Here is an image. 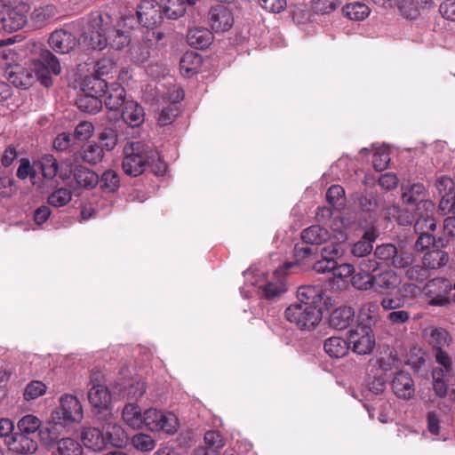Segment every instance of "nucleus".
Segmentation results:
<instances>
[{
  "label": "nucleus",
  "instance_id": "obj_44",
  "mask_svg": "<svg viewBox=\"0 0 455 455\" xmlns=\"http://www.w3.org/2000/svg\"><path fill=\"white\" fill-rule=\"evenodd\" d=\"M100 188L107 193H113L117 190L120 185L118 174L113 170L105 171L99 178Z\"/></svg>",
  "mask_w": 455,
  "mask_h": 455
},
{
  "label": "nucleus",
  "instance_id": "obj_41",
  "mask_svg": "<svg viewBox=\"0 0 455 455\" xmlns=\"http://www.w3.org/2000/svg\"><path fill=\"white\" fill-rule=\"evenodd\" d=\"M451 338L447 331L442 328H432L428 337V342L434 351L444 349L450 346Z\"/></svg>",
  "mask_w": 455,
  "mask_h": 455
},
{
  "label": "nucleus",
  "instance_id": "obj_55",
  "mask_svg": "<svg viewBox=\"0 0 455 455\" xmlns=\"http://www.w3.org/2000/svg\"><path fill=\"white\" fill-rule=\"evenodd\" d=\"M116 69L115 61L108 58H103L96 62L95 71L98 76H107Z\"/></svg>",
  "mask_w": 455,
  "mask_h": 455
},
{
  "label": "nucleus",
  "instance_id": "obj_40",
  "mask_svg": "<svg viewBox=\"0 0 455 455\" xmlns=\"http://www.w3.org/2000/svg\"><path fill=\"white\" fill-rule=\"evenodd\" d=\"M449 256L441 250L427 252L422 259V265L427 269H436L446 265Z\"/></svg>",
  "mask_w": 455,
  "mask_h": 455
},
{
  "label": "nucleus",
  "instance_id": "obj_35",
  "mask_svg": "<svg viewBox=\"0 0 455 455\" xmlns=\"http://www.w3.org/2000/svg\"><path fill=\"white\" fill-rule=\"evenodd\" d=\"M79 109L89 114H96L102 108V100L97 95L83 92L76 99Z\"/></svg>",
  "mask_w": 455,
  "mask_h": 455
},
{
  "label": "nucleus",
  "instance_id": "obj_32",
  "mask_svg": "<svg viewBox=\"0 0 455 455\" xmlns=\"http://www.w3.org/2000/svg\"><path fill=\"white\" fill-rule=\"evenodd\" d=\"M435 208L431 212L416 210V218L414 221L415 233H431L436 228V222L434 219Z\"/></svg>",
  "mask_w": 455,
  "mask_h": 455
},
{
  "label": "nucleus",
  "instance_id": "obj_54",
  "mask_svg": "<svg viewBox=\"0 0 455 455\" xmlns=\"http://www.w3.org/2000/svg\"><path fill=\"white\" fill-rule=\"evenodd\" d=\"M379 304L375 301H369L363 304L359 312L362 321H372L378 316Z\"/></svg>",
  "mask_w": 455,
  "mask_h": 455
},
{
  "label": "nucleus",
  "instance_id": "obj_27",
  "mask_svg": "<svg viewBox=\"0 0 455 455\" xmlns=\"http://www.w3.org/2000/svg\"><path fill=\"white\" fill-rule=\"evenodd\" d=\"M198 0H162L161 8L168 19H178L182 16L188 5L195 4Z\"/></svg>",
  "mask_w": 455,
  "mask_h": 455
},
{
  "label": "nucleus",
  "instance_id": "obj_13",
  "mask_svg": "<svg viewBox=\"0 0 455 455\" xmlns=\"http://www.w3.org/2000/svg\"><path fill=\"white\" fill-rule=\"evenodd\" d=\"M402 189V199L405 204L415 205L416 210L427 212H431L434 209L435 204L427 199V191L422 184L415 183L407 188L403 186Z\"/></svg>",
  "mask_w": 455,
  "mask_h": 455
},
{
  "label": "nucleus",
  "instance_id": "obj_21",
  "mask_svg": "<svg viewBox=\"0 0 455 455\" xmlns=\"http://www.w3.org/2000/svg\"><path fill=\"white\" fill-rule=\"evenodd\" d=\"M292 263L288 262L283 265V269H277L275 271V275H277L276 278L273 281H269L264 286H262V293L263 296L267 299H274L275 298H279L283 294H284L287 291V285L284 280V277L280 275L281 271H284L292 267Z\"/></svg>",
  "mask_w": 455,
  "mask_h": 455
},
{
  "label": "nucleus",
  "instance_id": "obj_33",
  "mask_svg": "<svg viewBox=\"0 0 455 455\" xmlns=\"http://www.w3.org/2000/svg\"><path fill=\"white\" fill-rule=\"evenodd\" d=\"M188 43L198 49H204L209 46L212 41V32L204 28H190L188 36Z\"/></svg>",
  "mask_w": 455,
  "mask_h": 455
},
{
  "label": "nucleus",
  "instance_id": "obj_30",
  "mask_svg": "<svg viewBox=\"0 0 455 455\" xmlns=\"http://www.w3.org/2000/svg\"><path fill=\"white\" fill-rule=\"evenodd\" d=\"M323 348L329 356L341 358L348 353L350 347L348 339L333 336L324 341Z\"/></svg>",
  "mask_w": 455,
  "mask_h": 455
},
{
  "label": "nucleus",
  "instance_id": "obj_4",
  "mask_svg": "<svg viewBox=\"0 0 455 455\" xmlns=\"http://www.w3.org/2000/svg\"><path fill=\"white\" fill-rule=\"evenodd\" d=\"M31 60L34 64L35 74L41 84L49 86L50 74L60 75L61 67L57 57L41 44H33Z\"/></svg>",
  "mask_w": 455,
  "mask_h": 455
},
{
  "label": "nucleus",
  "instance_id": "obj_22",
  "mask_svg": "<svg viewBox=\"0 0 455 455\" xmlns=\"http://www.w3.org/2000/svg\"><path fill=\"white\" fill-rule=\"evenodd\" d=\"M88 400L98 412L108 411L111 395L108 387L101 384L93 385L88 391Z\"/></svg>",
  "mask_w": 455,
  "mask_h": 455
},
{
  "label": "nucleus",
  "instance_id": "obj_1",
  "mask_svg": "<svg viewBox=\"0 0 455 455\" xmlns=\"http://www.w3.org/2000/svg\"><path fill=\"white\" fill-rule=\"evenodd\" d=\"M324 292L318 285H303L297 291V301L284 310V318L302 331L315 329L323 317Z\"/></svg>",
  "mask_w": 455,
  "mask_h": 455
},
{
  "label": "nucleus",
  "instance_id": "obj_60",
  "mask_svg": "<svg viewBox=\"0 0 455 455\" xmlns=\"http://www.w3.org/2000/svg\"><path fill=\"white\" fill-rule=\"evenodd\" d=\"M390 161L389 154L386 149H381L374 153L373 155V166L375 170L381 172L387 167Z\"/></svg>",
  "mask_w": 455,
  "mask_h": 455
},
{
  "label": "nucleus",
  "instance_id": "obj_34",
  "mask_svg": "<svg viewBox=\"0 0 455 455\" xmlns=\"http://www.w3.org/2000/svg\"><path fill=\"white\" fill-rule=\"evenodd\" d=\"M123 419L132 429L143 428L144 412L140 407L133 403H128L123 409Z\"/></svg>",
  "mask_w": 455,
  "mask_h": 455
},
{
  "label": "nucleus",
  "instance_id": "obj_57",
  "mask_svg": "<svg viewBox=\"0 0 455 455\" xmlns=\"http://www.w3.org/2000/svg\"><path fill=\"white\" fill-rule=\"evenodd\" d=\"M408 269L405 273V275L408 279L411 281L422 282L427 277V268L422 265H413L411 264L407 267Z\"/></svg>",
  "mask_w": 455,
  "mask_h": 455
},
{
  "label": "nucleus",
  "instance_id": "obj_9",
  "mask_svg": "<svg viewBox=\"0 0 455 455\" xmlns=\"http://www.w3.org/2000/svg\"><path fill=\"white\" fill-rule=\"evenodd\" d=\"M374 256L383 261L388 262L395 268H407L414 261L411 252L398 250L392 243H383L376 247Z\"/></svg>",
  "mask_w": 455,
  "mask_h": 455
},
{
  "label": "nucleus",
  "instance_id": "obj_39",
  "mask_svg": "<svg viewBox=\"0 0 455 455\" xmlns=\"http://www.w3.org/2000/svg\"><path fill=\"white\" fill-rule=\"evenodd\" d=\"M202 63V57L195 52H187L182 56L180 67L183 75L190 76L197 72Z\"/></svg>",
  "mask_w": 455,
  "mask_h": 455
},
{
  "label": "nucleus",
  "instance_id": "obj_20",
  "mask_svg": "<svg viewBox=\"0 0 455 455\" xmlns=\"http://www.w3.org/2000/svg\"><path fill=\"white\" fill-rule=\"evenodd\" d=\"M210 23L212 28L216 32L228 30L233 23L234 18L231 12L225 5H217L210 12Z\"/></svg>",
  "mask_w": 455,
  "mask_h": 455
},
{
  "label": "nucleus",
  "instance_id": "obj_47",
  "mask_svg": "<svg viewBox=\"0 0 455 455\" xmlns=\"http://www.w3.org/2000/svg\"><path fill=\"white\" fill-rule=\"evenodd\" d=\"M345 190L339 185H332L326 193L328 203L336 209H340L344 205Z\"/></svg>",
  "mask_w": 455,
  "mask_h": 455
},
{
  "label": "nucleus",
  "instance_id": "obj_16",
  "mask_svg": "<svg viewBox=\"0 0 455 455\" xmlns=\"http://www.w3.org/2000/svg\"><path fill=\"white\" fill-rule=\"evenodd\" d=\"M450 291L448 281L442 278H435L428 281L424 292L430 299L429 304L433 306H443L448 302L447 294Z\"/></svg>",
  "mask_w": 455,
  "mask_h": 455
},
{
  "label": "nucleus",
  "instance_id": "obj_19",
  "mask_svg": "<svg viewBox=\"0 0 455 455\" xmlns=\"http://www.w3.org/2000/svg\"><path fill=\"white\" fill-rule=\"evenodd\" d=\"M394 394L401 399L409 400L415 393L414 382L411 375L404 371H398L391 381Z\"/></svg>",
  "mask_w": 455,
  "mask_h": 455
},
{
  "label": "nucleus",
  "instance_id": "obj_62",
  "mask_svg": "<svg viewBox=\"0 0 455 455\" xmlns=\"http://www.w3.org/2000/svg\"><path fill=\"white\" fill-rule=\"evenodd\" d=\"M16 175L20 180H25L28 177L34 178L36 176L35 170L28 158L20 159Z\"/></svg>",
  "mask_w": 455,
  "mask_h": 455
},
{
  "label": "nucleus",
  "instance_id": "obj_14",
  "mask_svg": "<svg viewBox=\"0 0 455 455\" xmlns=\"http://www.w3.org/2000/svg\"><path fill=\"white\" fill-rule=\"evenodd\" d=\"M137 20L142 26L154 28L163 20L164 12L156 0H144L138 6Z\"/></svg>",
  "mask_w": 455,
  "mask_h": 455
},
{
  "label": "nucleus",
  "instance_id": "obj_28",
  "mask_svg": "<svg viewBox=\"0 0 455 455\" xmlns=\"http://www.w3.org/2000/svg\"><path fill=\"white\" fill-rule=\"evenodd\" d=\"M355 317V310L351 307H340L332 311L330 324L337 330H344L349 326Z\"/></svg>",
  "mask_w": 455,
  "mask_h": 455
},
{
  "label": "nucleus",
  "instance_id": "obj_24",
  "mask_svg": "<svg viewBox=\"0 0 455 455\" xmlns=\"http://www.w3.org/2000/svg\"><path fill=\"white\" fill-rule=\"evenodd\" d=\"M84 445L93 451H102L107 446V438L97 427H84L81 435Z\"/></svg>",
  "mask_w": 455,
  "mask_h": 455
},
{
  "label": "nucleus",
  "instance_id": "obj_63",
  "mask_svg": "<svg viewBox=\"0 0 455 455\" xmlns=\"http://www.w3.org/2000/svg\"><path fill=\"white\" fill-rule=\"evenodd\" d=\"M372 244L367 240H360L352 248V254L355 257L363 258L372 251Z\"/></svg>",
  "mask_w": 455,
  "mask_h": 455
},
{
  "label": "nucleus",
  "instance_id": "obj_6",
  "mask_svg": "<svg viewBox=\"0 0 455 455\" xmlns=\"http://www.w3.org/2000/svg\"><path fill=\"white\" fill-rule=\"evenodd\" d=\"M179 421L175 414L149 408L144 411L143 427L152 432L164 431L168 435L177 432Z\"/></svg>",
  "mask_w": 455,
  "mask_h": 455
},
{
  "label": "nucleus",
  "instance_id": "obj_23",
  "mask_svg": "<svg viewBox=\"0 0 455 455\" xmlns=\"http://www.w3.org/2000/svg\"><path fill=\"white\" fill-rule=\"evenodd\" d=\"M104 97V103L109 110H118L125 105V90L119 84L114 83L107 85Z\"/></svg>",
  "mask_w": 455,
  "mask_h": 455
},
{
  "label": "nucleus",
  "instance_id": "obj_3",
  "mask_svg": "<svg viewBox=\"0 0 455 455\" xmlns=\"http://www.w3.org/2000/svg\"><path fill=\"white\" fill-rule=\"evenodd\" d=\"M301 239L306 244L297 243L293 254L297 263H312L318 255V245L330 243V232L320 225H313L301 232Z\"/></svg>",
  "mask_w": 455,
  "mask_h": 455
},
{
  "label": "nucleus",
  "instance_id": "obj_7",
  "mask_svg": "<svg viewBox=\"0 0 455 455\" xmlns=\"http://www.w3.org/2000/svg\"><path fill=\"white\" fill-rule=\"evenodd\" d=\"M347 339L352 351L361 355L371 354L376 344L373 331L365 323H359L351 329Z\"/></svg>",
  "mask_w": 455,
  "mask_h": 455
},
{
  "label": "nucleus",
  "instance_id": "obj_52",
  "mask_svg": "<svg viewBox=\"0 0 455 455\" xmlns=\"http://www.w3.org/2000/svg\"><path fill=\"white\" fill-rule=\"evenodd\" d=\"M180 108L175 104H170L168 107L164 108L158 117V123L160 125H167L174 121V119L179 116Z\"/></svg>",
  "mask_w": 455,
  "mask_h": 455
},
{
  "label": "nucleus",
  "instance_id": "obj_29",
  "mask_svg": "<svg viewBox=\"0 0 455 455\" xmlns=\"http://www.w3.org/2000/svg\"><path fill=\"white\" fill-rule=\"evenodd\" d=\"M108 437L107 443H110L114 447L122 448L127 443V435L123 427L108 419L103 426Z\"/></svg>",
  "mask_w": 455,
  "mask_h": 455
},
{
  "label": "nucleus",
  "instance_id": "obj_25",
  "mask_svg": "<svg viewBox=\"0 0 455 455\" xmlns=\"http://www.w3.org/2000/svg\"><path fill=\"white\" fill-rule=\"evenodd\" d=\"M10 449L21 454L33 453L37 450V443L31 435L15 433L8 441Z\"/></svg>",
  "mask_w": 455,
  "mask_h": 455
},
{
  "label": "nucleus",
  "instance_id": "obj_26",
  "mask_svg": "<svg viewBox=\"0 0 455 455\" xmlns=\"http://www.w3.org/2000/svg\"><path fill=\"white\" fill-rule=\"evenodd\" d=\"M8 81L16 87L28 88L34 82V74L31 70L20 66L10 68L6 71Z\"/></svg>",
  "mask_w": 455,
  "mask_h": 455
},
{
  "label": "nucleus",
  "instance_id": "obj_11",
  "mask_svg": "<svg viewBox=\"0 0 455 455\" xmlns=\"http://www.w3.org/2000/svg\"><path fill=\"white\" fill-rule=\"evenodd\" d=\"M60 409L52 413L53 419L80 422L84 418L83 407L79 400L68 394L60 398Z\"/></svg>",
  "mask_w": 455,
  "mask_h": 455
},
{
  "label": "nucleus",
  "instance_id": "obj_5",
  "mask_svg": "<svg viewBox=\"0 0 455 455\" xmlns=\"http://www.w3.org/2000/svg\"><path fill=\"white\" fill-rule=\"evenodd\" d=\"M28 6L11 0H0V31L12 33L27 23Z\"/></svg>",
  "mask_w": 455,
  "mask_h": 455
},
{
  "label": "nucleus",
  "instance_id": "obj_58",
  "mask_svg": "<svg viewBox=\"0 0 455 455\" xmlns=\"http://www.w3.org/2000/svg\"><path fill=\"white\" fill-rule=\"evenodd\" d=\"M204 442L207 446L217 451L224 446V440L217 431H208L204 435Z\"/></svg>",
  "mask_w": 455,
  "mask_h": 455
},
{
  "label": "nucleus",
  "instance_id": "obj_36",
  "mask_svg": "<svg viewBox=\"0 0 455 455\" xmlns=\"http://www.w3.org/2000/svg\"><path fill=\"white\" fill-rule=\"evenodd\" d=\"M77 156L84 163L96 164L102 160L104 152L100 145L91 142L84 145Z\"/></svg>",
  "mask_w": 455,
  "mask_h": 455
},
{
  "label": "nucleus",
  "instance_id": "obj_31",
  "mask_svg": "<svg viewBox=\"0 0 455 455\" xmlns=\"http://www.w3.org/2000/svg\"><path fill=\"white\" fill-rule=\"evenodd\" d=\"M122 116L131 127H137L144 122L143 108L134 101H126Z\"/></svg>",
  "mask_w": 455,
  "mask_h": 455
},
{
  "label": "nucleus",
  "instance_id": "obj_48",
  "mask_svg": "<svg viewBox=\"0 0 455 455\" xmlns=\"http://www.w3.org/2000/svg\"><path fill=\"white\" fill-rule=\"evenodd\" d=\"M72 198V195L69 189L68 188H59L53 193H52L48 197L49 204L54 207H62L68 204Z\"/></svg>",
  "mask_w": 455,
  "mask_h": 455
},
{
  "label": "nucleus",
  "instance_id": "obj_37",
  "mask_svg": "<svg viewBox=\"0 0 455 455\" xmlns=\"http://www.w3.org/2000/svg\"><path fill=\"white\" fill-rule=\"evenodd\" d=\"M74 177L80 187L87 189L95 188L99 183L98 174L83 166L75 169Z\"/></svg>",
  "mask_w": 455,
  "mask_h": 455
},
{
  "label": "nucleus",
  "instance_id": "obj_46",
  "mask_svg": "<svg viewBox=\"0 0 455 455\" xmlns=\"http://www.w3.org/2000/svg\"><path fill=\"white\" fill-rule=\"evenodd\" d=\"M57 445L60 455H80L82 452L80 443L72 438H62Z\"/></svg>",
  "mask_w": 455,
  "mask_h": 455
},
{
  "label": "nucleus",
  "instance_id": "obj_53",
  "mask_svg": "<svg viewBox=\"0 0 455 455\" xmlns=\"http://www.w3.org/2000/svg\"><path fill=\"white\" fill-rule=\"evenodd\" d=\"M146 392L145 381L139 379L132 383L125 391L127 399L139 400Z\"/></svg>",
  "mask_w": 455,
  "mask_h": 455
},
{
  "label": "nucleus",
  "instance_id": "obj_43",
  "mask_svg": "<svg viewBox=\"0 0 455 455\" xmlns=\"http://www.w3.org/2000/svg\"><path fill=\"white\" fill-rule=\"evenodd\" d=\"M343 12L350 20H363L369 16L370 9L363 3L355 2L347 4L343 8Z\"/></svg>",
  "mask_w": 455,
  "mask_h": 455
},
{
  "label": "nucleus",
  "instance_id": "obj_17",
  "mask_svg": "<svg viewBox=\"0 0 455 455\" xmlns=\"http://www.w3.org/2000/svg\"><path fill=\"white\" fill-rule=\"evenodd\" d=\"M48 43L51 48L56 52L66 54L76 47V38L68 30L58 29L51 34Z\"/></svg>",
  "mask_w": 455,
  "mask_h": 455
},
{
  "label": "nucleus",
  "instance_id": "obj_8",
  "mask_svg": "<svg viewBox=\"0 0 455 455\" xmlns=\"http://www.w3.org/2000/svg\"><path fill=\"white\" fill-rule=\"evenodd\" d=\"M339 242L332 241L328 244H325L321 250L322 259L316 260L313 265V269L317 273L332 272L335 268L336 259L341 257L344 253V248L342 242L347 239L344 233H339L337 238Z\"/></svg>",
  "mask_w": 455,
  "mask_h": 455
},
{
  "label": "nucleus",
  "instance_id": "obj_12",
  "mask_svg": "<svg viewBox=\"0 0 455 455\" xmlns=\"http://www.w3.org/2000/svg\"><path fill=\"white\" fill-rule=\"evenodd\" d=\"M136 19L133 15H125L116 24V27L108 32V44L116 50H122L128 46L131 41L129 31L126 28H132Z\"/></svg>",
  "mask_w": 455,
  "mask_h": 455
},
{
  "label": "nucleus",
  "instance_id": "obj_2",
  "mask_svg": "<svg viewBox=\"0 0 455 455\" xmlns=\"http://www.w3.org/2000/svg\"><path fill=\"white\" fill-rule=\"evenodd\" d=\"M158 161L156 173L163 174L165 172V164L160 161L157 151L142 141H132L124 148V159L122 167L127 175L137 177L143 173L147 165H151Z\"/></svg>",
  "mask_w": 455,
  "mask_h": 455
},
{
  "label": "nucleus",
  "instance_id": "obj_49",
  "mask_svg": "<svg viewBox=\"0 0 455 455\" xmlns=\"http://www.w3.org/2000/svg\"><path fill=\"white\" fill-rule=\"evenodd\" d=\"M133 447L141 451H150L156 446L155 440L146 434H136L132 438Z\"/></svg>",
  "mask_w": 455,
  "mask_h": 455
},
{
  "label": "nucleus",
  "instance_id": "obj_50",
  "mask_svg": "<svg viewBox=\"0 0 455 455\" xmlns=\"http://www.w3.org/2000/svg\"><path fill=\"white\" fill-rule=\"evenodd\" d=\"M40 163L43 176L48 180L53 179L58 172V163L56 159L51 155H46L42 157Z\"/></svg>",
  "mask_w": 455,
  "mask_h": 455
},
{
  "label": "nucleus",
  "instance_id": "obj_51",
  "mask_svg": "<svg viewBox=\"0 0 455 455\" xmlns=\"http://www.w3.org/2000/svg\"><path fill=\"white\" fill-rule=\"evenodd\" d=\"M46 392V386L41 381L30 382L25 389L24 398L25 400H34L43 395Z\"/></svg>",
  "mask_w": 455,
  "mask_h": 455
},
{
  "label": "nucleus",
  "instance_id": "obj_59",
  "mask_svg": "<svg viewBox=\"0 0 455 455\" xmlns=\"http://www.w3.org/2000/svg\"><path fill=\"white\" fill-rule=\"evenodd\" d=\"M419 237L415 242L414 248L418 251L430 248L435 243V238L431 233H418Z\"/></svg>",
  "mask_w": 455,
  "mask_h": 455
},
{
  "label": "nucleus",
  "instance_id": "obj_56",
  "mask_svg": "<svg viewBox=\"0 0 455 455\" xmlns=\"http://www.w3.org/2000/svg\"><path fill=\"white\" fill-rule=\"evenodd\" d=\"M94 131L92 123L84 121L79 123L74 132V137L79 140H85L91 138Z\"/></svg>",
  "mask_w": 455,
  "mask_h": 455
},
{
  "label": "nucleus",
  "instance_id": "obj_45",
  "mask_svg": "<svg viewBox=\"0 0 455 455\" xmlns=\"http://www.w3.org/2000/svg\"><path fill=\"white\" fill-rule=\"evenodd\" d=\"M99 141L101 144V148L106 151L113 150L117 145L118 135L117 132L112 128H105L99 134Z\"/></svg>",
  "mask_w": 455,
  "mask_h": 455
},
{
  "label": "nucleus",
  "instance_id": "obj_10",
  "mask_svg": "<svg viewBox=\"0 0 455 455\" xmlns=\"http://www.w3.org/2000/svg\"><path fill=\"white\" fill-rule=\"evenodd\" d=\"M82 44L92 50H102L108 45L101 16L95 17L82 35Z\"/></svg>",
  "mask_w": 455,
  "mask_h": 455
},
{
  "label": "nucleus",
  "instance_id": "obj_15",
  "mask_svg": "<svg viewBox=\"0 0 455 455\" xmlns=\"http://www.w3.org/2000/svg\"><path fill=\"white\" fill-rule=\"evenodd\" d=\"M435 187L442 196L439 209L443 213H452L455 215V183L446 176L440 177Z\"/></svg>",
  "mask_w": 455,
  "mask_h": 455
},
{
  "label": "nucleus",
  "instance_id": "obj_64",
  "mask_svg": "<svg viewBox=\"0 0 455 455\" xmlns=\"http://www.w3.org/2000/svg\"><path fill=\"white\" fill-rule=\"evenodd\" d=\"M439 12L444 19L455 21V0H445Z\"/></svg>",
  "mask_w": 455,
  "mask_h": 455
},
{
  "label": "nucleus",
  "instance_id": "obj_18",
  "mask_svg": "<svg viewBox=\"0 0 455 455\" xmlns=\"http://www.w3.org/2000/svg\"><path fill=\"white\" fill-rule=\"evenodd\" d=\"M372 289L380 294H387L400 284L398 275L392 269H386L371 276Z\"/></svg>",
  "mask_w": 455,
  "mask_h": 455
},
{
  "label": "nucleus",
  "instance_id": "obj_42",
  "mask_svg": "<svg viewBox=\"0 0 455 455\" xmlns=\"http://www.w3.org/2000/svg\"><path fill=\"white\" fill-rule=\"evenodd\" d=\"M41 424V420L36 416L28 414L18 421L17 426L19 433L32 436L39 430Z\"/></svg>",
  "mask_w": 455,
  "mask_h": 455
},
{
  "label": "nucleus",
  "instance_id": "obj_38",
  "mask_svg": "<svg viewBox=\"0 0 455 455\" xmlns=\"http://www.w3.org/2000/svg\"><path fill=\"white\" fill-rule=\"evenodd\" d=\"M107 82L98 76H87L81 84L83 92L102 97L107 88Z\"/></svg>",
  "mask_w": 455,
  "mask_h": 455
},
{
  "label": "nucleus",
  "instance_id": "obj_61",
  "mask_svg": "<svg viewBox=\"0 0 455 455\" xmlns=\"http://www.w3.org/2000/svg\"><path fill=\"white\" fill-rule=\"evenodd\" d=\"M371 276L358 272L353 276V285L358 290H371L373 287Z\"/></svg>",
  "mask_w": 455,
  "mask_h": 455
}]
</instances>
